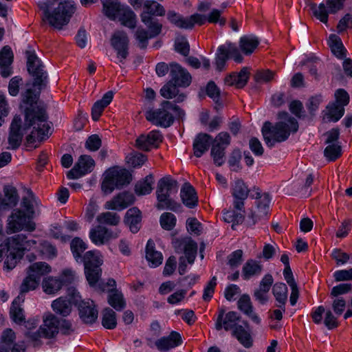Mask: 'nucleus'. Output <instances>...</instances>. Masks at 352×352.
Returning a JSON list of instances; mask_svg holds the SVG:
<instances>
[{"label": "nucleus", "mask_w": 352, "mask_h": 352, "mask_svg": "<svg viewBox=\"0 0 352 352\" xmlns=\"http://www.w3.org/2000/svg\"><path fill=\"white\" fill-rule=\"evenodd\" d=\"M146 258L153 267L159 266L163 261L162 253L155 250V243L151 239L148 241L146 246Z\"/></svg>", "instance_id": "ea45409f"}, {"label": "nucleus", "mask_w": 352, "mask_h": 352, "mask_svg": "<svg viewBox=\"0 0 352 352\" xmlns=\"http://www.w3.org/2000/svg\"><path fill=\"white\" fill-rule=\"evenodd\" d=\"M280 121L273 125L270 122H265L261 132L264 141L268 147H273L276 143L285 141L291 133L298 131L297 120L285 112L278 113Z\"/></svg>", "instance_id": "7ed1b4c3"}, {"label": "nucleus", "mask_w": 352, "mask_h": 352, "mask_svg": "<svg viewBox=\"0 0 352 352\" xmlns=\"http://www.w3.org/2000/svg\"><path fill=\"white\" fill-rule=\"evenodd\" d=\"M160 225L163 229L171 230L176 224V217L170 212H164L160 217Z\"/></svg>", "instance_id": "052dcab7"}, {"label": "nucleus", "mask_w": 352, "mask_h": 352, "mask_svg": "<svg viewBox=\"0 0 352 352\" xmlns=\"http://www.w3.org/2000/svg\"><path fill=\"white\" fill-rule=\"evenodd\" d=\"M24 211L14 209L8 219L7 232L14 233L21 230L32 232L36 228L35 223Z\"/></svg>", "instance_id": "1a4fd4ad"}, {"label": "nucleus", "mask_w": 352, "mask_h": 352, "mask_svg": "<svg viewBox=\"0 0 352 352\" xmlns=\"http://www.w3.org/2000/svg\"><path fill=\"white\" fill-rule=\"evenodd\" d=\"M144 8L145 11L142 13H148L150 16H162L165 15L166 10L159 3L147 0L144 3Z\"/></svg>", "instance_id": "5fc2aeb1"}, {"label": "nucleus", "mask_w": 352, "mask_h": 352, "mask_svg": "<svg viewBox=\"0 0 352 352\" xmlns=\"http://www.w3.org/2000/svg\"><path fill=\"white\" fill-rule=\"evenodd\" d=\"M117 19L122 25L129 28L133 29L136 27V14L128 6L124 5Z\"/></svg>", "instance_id": "79ce46f5"}, {"label": "nucleus", "mask_w": 352, "mask_h": 352, "mask_svg": "<svg viewBox=\"0 0 352 352\" xmlns=\"http://www.w3.org/2000/svg\"><path fill=\"white\" fill-rule=\"evenodd\" d=\"M52 308L57 315L66 317L72 312V302L67 297H60L52 302Z\"/></svg>", "instance_id": "e433bc0d"}, {"label": "nucleus", "mask_w": 352, "mask_h": 352, "mask_svg": "<svg viewBox=\"0 0 352 352\" xmlns=\"http://www.w3.org/2000/svg\"><path fill=\"white\" fill-rule=\"evenodd\" d=\"M244 327L238 325V327L232 332L239 342L245 348H250L252 346V338L249 329V324L248 322H243Z\"/></svg>", "instance_id": "f704fd0d"}, {"label": "nucleus", "mask_w": 352, "mask_h": 352, "mask_svg": "<svg viewBox=\"0 0 352 352\" xmlns=\"http://www.w3.org/2000/svg\"><path fill=\"white\" fill-rule=\"evenodd\" d=\"M102 3L104 14L112 21L117 19L121 10L124 6L119 0H103Z\"/></svg>", "instance_id": "72a5a7b5"}, {"label": "nucleus", "mask_w": 352, "mask_h": 352, "mask_svg": "<svg viewBox=\"0 0 352 352\" xmlns=\"http://www.w3.org/2000/svg\"><path fill=\"white\" fill-rule=\"evenodd\" d=\"M51 271L50 266L45 262H37L30 265L27 269L28 276L23 279L20 286V293L25 297V294L30 291L34 290L38 286L41 276Z\"/></svg>", "instance_id": "0eeeda50"}, {"label": "nucleus", "mask_w": 352, "mask_h": 352, "mask_svg": "<svg viewBox=\"0 0 352 352\" xmlns=\"http://www.w3.org/2000/svg\"><path fill=\"white\" fill-rule=\"evenodd\" d=\"M212 140V138L211 135L204 133H199L193 142L195 156L197 157H201L208 150Z\"/></svg>", "instance_id": "7c9ffc66"}, {"label": "nucleus", "mask_w": 352, "mask_h": 352, "mask_svg": "<svg viewBox=\"0 0 352 352\" xmlns=\"http://www.w3.org/2000/svg\"><path fill=\"white\" fill-rule=\"evenodd\" d=\"M240 317L235 311H229L225 314L223 309L219 311V314L215 322V329L220 331L224 329L226 331L234 330L238 327Z\"/></svg>", "instance_id": "dca6fc26"}, {"label": "nucleus", "mask_w": 352, "mask_h": 352, "mask_svg": "<svg viewBox=\"0 0 352 352\" xmlns=\"http://www.w3.org/2000/svg\"><path fill=\"white\" fill-rule=\"evenodd\" d=\"M63 281L60 278L53 276L45 278L42 282L43 292L47 294H54L63 287Z\"/></svg>", "instance_id": "de8ad7c7"}, {"label": "nucleus", "mask_w": 352, "mask_h": 352, "mask_svg": "<svg viewBox=\"0 0 352 352\" xmlns=\"http://www.w3.org/2000/svg\"><path fill=\"white\" fill-rule=\"evenodd\" d=\"M153 177L152 175H148L142 181L138 182L135 186V192L138 195H145L149 194L153 188Z\"/></svg>", "instance_id": "4d7b16f0"}, {"label": "nucleus", "mask_w": 352, "mask_h": 352, "mask_svg": "<svg viewBox=\"0 0 352 352\" xmlns=\"http://www.w3.org/2000/svg\"><path fill=\"white\" fill-rule=\"evenodd\" d=\"M37 5L43 22L57 30L67 25L76 10L73 0H45Z\"/></svg>", "instance_id": "f257e3e1"}, {"label": "nucleus", "mask_w": 352, "mask_h": 352, "mask_svg": "<svg viewBox=\"0 0 352 352\" xmlns=\"http://www.w3.org/2000/svg\"><path fill=\"white\" fill-rule=\"evenodd\" d=\"M134 36L138 42V46L141 49H145L148 45V40L153 38L150 37V33L142 27L138 28Z\"/></svg>", "instance_id": "bf43d9fd"}, {"label": "nucleus", "mask_w": 352, "mask_h": 352, "mask_svg": "<svg viewBox=\"0 0 352 352\" xmlns=\"http://www.w3.org/2000/svg\"><path fill=\"white\" fill-rule=\"evenodd\" d=\"M95 166V162L93 158L87 155H81L74 166L67 172V176L69 179H77L81 176L90 173Z\"/></svg>", "instance_id": "2eb2a0df"}, {"label": "nucleus", "mask_w": 352, "mask_h": 352, "mask_svg": "<svg viewBox=\"0 0 352 352\" xmlns=\"http://www.w3.org/2000/svg\"><path fill=\"white\" fill-rule=\"evenodd\" d=\"M243 252L241 250H237L232 252L228 256V264L232 268L237 267L243 261Z\"/></svg>", "instance_id": "774afa93"}, {"label": "nucleus", "mask_w": 352, "mask_h": 352, "mask_svg": "<svg viewBox=\"0 0 352 352\" xmlns=\"http://www.w3.org/2000/svg\"><path fill=\"white\" fill-rule=\"evenodd\" d=\"M170 81L178 87H188L191 82V76L188 72L176 63L170 64Z\"/></svg>", "instance_id": "6ab92c4d"}, {"label": "nucleus", "mask_w": 352, "mask_h": 352, "mask_svg": "<svg viewBox=\"0 0 352 352\" xmlns=\"http://www.w3.org/2000/svg\"><path fill=\"white\" fill-rule=\"evenodd\" d=\"M163 141V135L159 131L153 130L147 134L140 135L135 140V147L144 151H149L157 148Z\"/></svg>", "instance_id": "4468645a"}, {"label": "nucleus", "mask_w": 352, "mask_h": 352, "mask_svg": "<svg viewBox=\"0 0 352 352\" xmlns=\"http://www.w3.org/2000/svg\"><path fill=\"white\" fill-rule=\"evenodd\" d=\"M274 279L271 274H265L260 282L259 287L254 292V296L261 304H265L267 300V294L273 284Z\"/></svg>", "instance_id": "a878e982"}, {"label": "nucleus", "mask_w": 352, "mask_h": 352, "mask_svg": "<svg viewBox=\"0 0 352 352\" xmlns=\"http://www.w3.org/2000/svg\"><path fill=\"white\" fill-rule=\"evenodd\" d=\"M178 190L177 182L170 177H164L159 180L156 190L157 205L160 210L167 209L178 211L181 206L170 197L172 192H177Z\"/></svg>", "instance_id": "39448f33"}, {"label": "nucleus", "mask_w": 352, "mask_h": 352, "mask_svg": "<svg viewBox=\"0 0 352 352\" xmlns=\"http://www.w3.org/2000/svg\"><path fill=\"white\" fill-rule=\"evenodd\" d=\"M249 78V72L246 67H243L239 73H232L226 77L224 82L228 86H234L236 88L243 87Z\"/></svg>", "instance_id": "c9c22d12"}, {"label": "nucleus", "mask_w": 352, "mask_h": 352, "mask_svg": "<svg viewBox=\"0 0 352 352\" xmlns=\"http://www.w3.org/2000/svg\"><path fill=\"white\" fill-rule=\"evenodd\" d=\"M258 44V38L252 35L243 36L239 41L240 48L245 54H251Z\"/></svg>", "instance_id": "8fccbe9b"}, {"label": "nucleus", "mask_w": 352, "mask_h": 352, "mask_svg": "<svg viewBox=\"0 0 352 352\" xmlns=\"http://www.w3.org/2000/svg\"><path fill=\"white\" fill-rule=\"evenodd\" d=\"M177 87V85L169 80L161 88L160 94L164 98L174 99L175 102H182L184 101L186 96L184 93H180Z\"/></svg>", "instance_id": "cd10ccee"}, {"label": "nucleus", "mask_w": 352, "mask_h": 352, "mask_svg": "<svg viewBox=\"0 0 352 352\" xmlns=\"http://www.w3.org/2000/svg\"><path fill=\"white\" fill-rule=\"evenodd\" d=\"M181 344V336L175 331H172L169 336L162 337L155 342L157 349L162 352H166Z\"/></svg>", "instance_id": "393cba45"}, {"label": "nucleus", "mask_w": 352, "mask_h": 352, "mask_svg": "<svg viewBox=\"0 0 352 352\" xmlns=\"http://www.w3.org/2000/svg\"><path fill=\"white\" fill-rule=\"evenodd\" d=\"M181 198L185 206L192 208L197 205V197L194 188L188 183H186L181 189Z\"/></svg>", "instance_id": "49530a36"}, {"label": "nucleus", "mask_w": 352, "mask_h": 352, "mask_svg": "<svg viewBox=\"0 0 352 352\" xmlns=\"http://www.w3.org/2000/svg\"><path fill=\"white\" fill-rule=\"evenodd\" d=\"M26 54L28 71L34 77L33 85L38 87L40 89L42 85H45L47 80V74L43 70V65L34 52L27 51Z\"/></svg>", "instance_id": "f8f14e48"}, {"label": "nucleus", "mask_w": 352, "mask_h": 352, "mask_svg": "<svg viewBox=\"0 0 352 352\" xmlns=\"http://www.w3.org/2000/svg\"><path fill=\"white\" fill-rule=\"evenodd\" d=\"M127 162L133 167L141 166L146 160V156L140 153H131L126 157Z\"/></svg>", "instance_id": "338daca9"}, {"label": "nucleus", "mask_w": 352, "mask_h": 352, "mask_svg": "<svg viewBox=\"0 0 352 352\" xmlns=\"http://www.w3.org/2000/svg\"><path fill=\"white\" fill-rule=\"evenodd\" d=\"M22 120L19 116H15L10 124L8 142V148L16 150L21 144L23 135L27 129L31 126H28V122L25 121L24 126H22Z\"/></svg>", "instance_id": "ddd939ff"}, {"label": "nucleus", "mask_w": 352, "mask_h": 352, "mask_svg": "<svg viewBox=\"0 0 352 352\" xmlns=\"http://www.w3.org/2000/svg\"><path fill=\"white\" fill-rule=\"evenodd\" d=\"M222 11L218 9H212L207 15L195 13V16H199L200 19L195 20V25H202L206 22L210 23H219L220 26H224L226 19L221 16Z\"/></svg>", "instance_id": "c85d7f7f"}, {"label": "nucleus", "mask_w": 352, "mask_h": 352, "mask_svg": "<svg viewBox=\"0 0 352 352\" xmlns=\"http://www.w3.org/2000/svg\"><path fill=\"white\" fill-rule=\"evenodd\" d=\"M102 324L108 329L116 328L117 324L116 315L115 311L109 307L104 309L102 311Z\"/></svg>", "instance_id": "6e6d98bb"}, {"label": "nucleus", "mask_w": 352, "mask_h": 352, "mask_svg": "<svg viewBox=\"0 0 352 352\" xmlns=\"http://www.w3.org/2000/svg\"><path fill=\"white\" fill-rule=\"evenodd\" d=\"M229 58H232L237 63H241L243 60V56L237 47L231 43H227L218 47L215 58L217 69L222 71Z\"/></svg>", "instance_id": "9b49d317"}, {"label": "nucleus", "mask_w": 352, "mask_h": 352, "mask_svg": "<svg viewBox=\"0 0 352 352\" xmlns=\"http://www.w3.org/2000/svg\"><path fill=\"white\" fill-rule=\"evenodd\" d=\"M108 302L117 311H121L126 307V302L123 294L116 289L109 291Z\"/></svg>", "instance_id": "603ef678"}, {"label": "nucleus", "mask_w": 352, "mask_h": 352, "mask_svg": "<svg viewBox=\"0 0 352 352\" xmlns=\"http://www.w3.org/2000/svg\"><path fill=\"white\" fill-rule=\"evenodd\" d=\"M329 45L333 54L340 59L346 56V50L340 38L336 34H331L329 38Z\"/></svg>", "instance_id": "3c124183"}, {"label": "nucleus", "mask_w": 352, "mask_h": 352, "mask_svg": "<svg viewBox=\"0 0 352 352\" xmlns=\"http://www.w3.org/2000/svg\"><path fill=\"white\" fill-rule=\"evenodd\" d=\"M238 308L255 323H260V318L253 312V307L250 296L248 294H243L238 301Z\"/></svg>", "instance_id": "37998d69"}, {"label": "nucleus", "mask_w": 352, "mask_h": 352, "mask_svg": "<svg viewBox=\"0 0 352 352\" xmlns=\"http://www.w3.org/2000/svg\"><path fill=\"white\" fill-rule=\"evenodd\" d=\"M272 292L276 300L278 302L277 306L285 311V304L287 300V287L286 285L283 283H277L274 285Z\"/></svg>", "instance_id": "09e8293b"}, {"label": "nucleus", "mask_w": 352, "mask_h": 352, "mask_svg": "<svg viewBox=\"0 0 352 352\" xmlns=\"http://www.w3.org/2000/svg\"><path fill=\"white\" fill-rule=\"evenodd\" d=\"M113 97V93L111 91H107L101 100L96 101L91 109V116L94 120L99 119L104 109L111 102Z\"/></svg>", "instance_id": "a19ab883"}, {"label": "nucleus", "mask_w": 352, "mask_h": 352, "mask_svg": "<svg viewBox=\"0 0 352 352\" xmlns=\"http://www.w3.org/2000/svg\"><path fill=\"white\" fill-rule=\"evenodd\" d=\"M111 44L117 52V57L123 63L129 55V38L122 31L115 32L111 39Z\"/></svg>", "instance_id": "f3484780"}, {"label": "nucleus", "mask_w": 352, "mask_h": 352, "mask_svg": "<svg viewBox=\"0 0 352 352\" xmlns=\"http://www.w3.org/2000/svg\"><path fill=\"white\" fill-rule=\"evenodd\" d=\"M346 0H326L325 3L311 5L314 16L322 23L327 25L329 14H336L342 10Z\"/></svg>", "instance_id": "9d476101"}, {"label": "nucleus", "mask_w": 352, "mask_h": 352, "mask_svg": "<svg viewBox=\"0 0 352 352\" xmlns=\"http://www.w3.org/2000/svg\"><path fill=\"white\" fill-rule=\"evenodd\" d=\"M145 116L146 120L153 124L165 128L170 126L174 122L173 116L162 108L148 111Z\"/></svg>", "instance_id": "a211bd4d"}, {"label": "nucleus", "mask_w": 352, "mask_h": 352, "mask_svg": "<svg viewBox=\"0 0 352 352\" xmlns=\"http://www.w3.org/2000/svg\"><path fill=\"white\" fill-rule=\"evenodd\" d=\"M131 180V175L127 170L113 167L105 172L102 189L106 193H111L116 188L129 184Z\"/></svg>", "instance_id": "6e6552de"}, {"label": "nucleus", "mask_w": 352, "mask_h": 352, "mask_svg": "<svg viewBox=\"0 0 352 352\" xmlns=\"http://www.w3.org/2000/svg\"><path fill=\"white\" fill-rule=\"evenodd\" d=\"M59 319L53 314L48 315L44 320V324L37 331L38 337L52 338L58 333Z\"/></svg>", "instance_id": "b1692460"}, {"label": "nucleus", "mask_w": 352, "mask_h": 352, "mask_svg": "<svg viewBox=\"0 0 352 352\" xmlns=\"http://www.w3.org/2000/svg\"><path fill=\"white\" fill-rule=\"evenodd\" d=\"M36 100L37 96L32 89H28L23 94V102L30 105L25 110V120L29 126H33L32 135L43 140L52 133L51 126L45 111L35 105Z\"/></svg>", "instance_id": "f03ea898"}, {"label": "nucleus", "mask_w": 352, "mask_h": 352, "mask_svg": "<svg viewBox=\"0 0 352 352\" xmlns=\"http://www.w3.org/2000/svg\"><path fill=\"white\" fill-rule=\"evenodd\" d=\"M168 20L173 25L182 29H192L195 26V20L200 19L199 16L190 15L184 17L175 11L170 10L167 13Z\"/></svg>", "instance_id": "4be33fe9"}, {"label": "nucleus", "mask_w": 352, "mask_h": 352, "mask_svg": "<svg viewBox=\"0 0 352 352\" xmlns=\"http://www.w3.org/2000/svg\"><path fill=\"white\" fill-rule=\"evenodd\" d=\"M89 237L94 244L100 245L111 239L117 238L118 234L114 233L106 227L98 225L90 230Z\"/></svg>", "instance_id": "412c9836"}, {"label": "nucleus", "mask_w": 352, "mask_h": 352, "mask_svg": "<svg viewBox=\"0 0 352 352\" xmlns=\"http://www.w3.org/2000/svg\"><path fill=\"white\" fill-rule=\"evenodd\" d=\"M25 300V297L22 295H19L12 302L10 309V318L12 320L17 323L21 324L25 322V318L23 313V309L21 307V303Z\"/></svg>", "instance_id": "4c0bfd02"}, {"label": "nucleus", "mask_w": 352, "mask_h": 352, "mask_svg": "<svg viewBox=\"0 0 352 352\" xmlns=\"http://www.w3.org/2000/svg\"><path fill=\"white\" fill-rule=\"evenodd\" d=\"M79 315L85 323L91 324L98 318V311L93 301L82 302L79 305Z\"/></svg>", "instance_id": "bb28decb"}, {"label": "nucleus", "mask_w": 352, "mask_h": 352, "mask_svg": "<svg viewBox=\"0 0 352 352\" xmlns=\"http://www.w3.org/2000/svg\"><path fill=\"white\" fill-rule=\"evenodd\" d=\"M250 190L241 179L235 181L232 194L234 198V207L238 210H242L244 208V201L248 198Z\"/></svg>", "instance_id": "aec40b11"}, {"label": "nucleus", "mask_w": 352, "mask_h": 352, "mask_svg": "<svg viewBox=\"0 0 352 352\" xmlns=\"http://www.w3.org/2000/svg\"><path fill=\"white\" fill-rule=\"evenodd\" d=\"M96 221L99 225L116 226L120 222V217L113 212H104L96 217Z\"/></svg>", "instance_id": "864d4df0"}, {"label": "nucleus", "mask_w": 352, "mask_h": 352, "mask_svg": "<svg viewBox=\"0 0 352 352\" xmlns=\"http://www.w3.org/2000/svg\"><path fill=\"white\" fill-rule=\"evenodd\" d=\"M87 249L86 244L80 238L72 241L71 250L76 261L82 260L85 265L86 278L90 286L94 287L99 281L102 270L100 265L103 260L99 252H87L81 258V254Z\"/></svg>", "instance_id": "20e7f679"}, {"label": "nucleus", "mask_w": 352, "mask_h": 352, "mask_svg": "<svg viewBox=\"0 0 352 352\" xmlns=\"http://www.w3.org/2000/svg\"><path fill=\"white\" fill-rule=\"evenodd\" d=\"M25 239L26 236L23 234H16L5 239L2 243V247L7 248H6L7 253H16L19 256H22L24 250H25V247L24 246L25 245L24 243Z\"/></svg>", "instance_id": "5701e85b"}, {"label": "nucleus", "mask_w": 352, "mask_h": 352, "mask_svg": "<svg viewBox=\"0 0 352 352\" xmlns=\"http://www.w3.org/2000/svg\"><path fill=\"white\" fill-rule=\"evenodd\" d=\"M39 251L47 258H53L56 256V249L50 243L43 241L39 245Z\"/></svg>", "instance_id": "e2e57ef3"}, {"label": "nucleus", "mask_w": 352, "mask_h": 352, "mask_svg": "<svg viewBox=\"0 0 352 352\" xmlns=\"http://www.w3.org/2000/svg\"><path fill=\"white\" fill-rule=\"evenodd\" d=\"M327 109L328 113L326 115V118L329 122H336L338 121L344 113V107L336 103L329 105Z\"/></svg>", "instance_id": "13d9d810"}, {"label": "nucleus", "mask_w": 352, "mask_h": 352, "mask_svg": "<svg viewBox=\"0 0 352 352\" xmlns=\"http://www.w3.org/2000/svg\"><path fill=\"white\" fill-rule=\"evenodd\" d=\"M173 246L176 253H184L179 258V273L185 274L187 263H194L197 253V244L190 237L177 238L173 241Z\"/></svg>", "instance_id": "423d86ee"}, {"label": "nucleus", "mask_w": 352, "mask_h": 352, "mask_svg": "<svg viewBox=\"0 0 352 352\" xmlns=\"http://www.w3.org/2000/svg\"><path fill=\"white\" fill-rule=\"evenodd\" d=\"M4 197L0 199V208H11L15 206L19 201L17 190L12 186H6L3 189Z\"/></svg>", "instance_id": "a18cd8bd"}, {"label": "nucleus", "mask_w": 352, "mask_h": 352, "mask_svg": "<svg viewBox=\"0 0 352 352\" xmlns=\"http://www.w3.org/2000/svg\"><path fill=\"white\" fill-rule=\"evenodd\" d=\"M13 60V53L9 46H4L0 51V73L4 77H8L12 72L10 65Z\"/></svg>", "instance_id": "c756f323"}, {"label": "nucleus", "mask_w": 352, "mask_h": 352, "mask_svg": "<svg viewBox=\"0 0 352 352\" xmlns=\"http://www.w3.org/2000/svg\"><path fill=\"white\" fill-rule=\"evenodd\" d=\"M324 154L329 161H334L341 155V147L336 144H330L325 148Z\"/></svg>", "instance_id": "0e129e2a"}, {"label": "nucleus", "mask_w": 352, "mask_h": 352, "mask_svg": "<svg viewBox=\"0 0 352 352\" xmlns=\"http://www.w3.org/2000/svg\"><path fill=\"white\" fill-rule=\"evenodd\" d=\"M140 18L142 22L146 26L150 37L155 38L161 33L162 24L157 19L148 15V13H142Z\"/></svg>", "instance_id": "58836bf2"}, {"label": "nucleus", "mask_w": 352, "mask_h": 352, "mask_svg": "<svg viewBox=\"0 0 352 352\" xmlns=\"http://www.w3.org/2000/svg\"><path fill=\"white\" fill-rule=\"evenodd\" d=\"M256 198L258 199L256 203V210L252 213V218L253 219L254 224L258 219L267 217L269 212V205L270 202L269 195L267 194L261 196L260 192H257Z\"/></svg>", "instance_id": "2f4dec72"}, {"label": "nucleus", "mask_w": 352, "mask_h": 352, "mask_svg": "<svg viewBox=\"0 0 352 352\" xmlns=\"http://www.w3.org/2000/svg\"><path fill=\"white\" fill-rule=\"evenodd\" d=\"M141 221V212L138 208L133 207L126 211L124 222L133 233L138 232L140 228Z\"/></svg>", "instance_id": "473e14b6"}, {"label": "nucleus", "mask_w": 352, "mask_h": 352, "mask_svg": "<svg viewBox=\"0 0 352 352\" xmlns=\"http://www.w3.org/2000/svg\"><path fill=\"white\" fill-rule=\"evenodd\" d=\"M212 141L213 146H217L218 147L226 149L230 144L231 138L228 132L222 131L218 133Z\"/></svg>", "instance_id": "680f3d73"}, {"label": "nucleus", "mask_w": 352, "mask_h": 352, "mask_svg": "<svg viewBox=\"0 0 352 352\" xmlns=\"http://www.w3.org/2000/svg\"><path fill=\"white\" fill-rule=\"evenodd\" d=\"M119 196V195L115 196L113 199L107 201L104 204V209L106 210H122L126 208V204Z\"/></svg>", "instance_id": "69168bd1"}, {"label": "nucleus", "mask_w": 352, "mask_h": 352, "mask_svg": "<svg viewBox=\"0 0 352 352\" xmlns=\"http://www.w3.org/2000/svg\"><path fill=\"white\" fill-rule=\"evenodd\" d=\"M262 270L263 265L259 262L253 259H249L243 267L242 276L244 280H249L253 276L260 275Z\"/></svg>", "instance_id": "c03bdc74"}]
</instances>
